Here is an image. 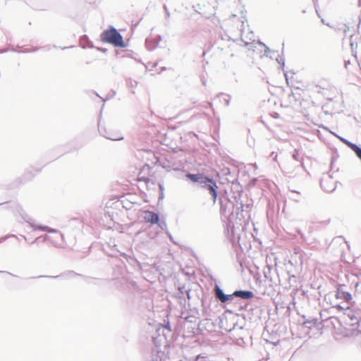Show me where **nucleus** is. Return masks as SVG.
<instances>
[{"instance_id":"nucleus-24","label":"nucleus","mask_w":361,"mask_h":361,"mask_svg":"<svg viewBox=\"0 0 361 361\" xmlns=\"http://www.w3.org/2000/svg\"><path fill=\"white\" fill-rule=\"evenodd\" d=\"M185 290H187V288H185V286H180L178 288V291L179 292L177 293L178 298H181L182 297L184 296V295H185Z\"/></svg>"},{"instance_id":"nucleus-2","label":"nucleus","mask_w":361,"mask_h":361,"mask_svg":"<svg viewBox=\"0 0 361 361\" xmlns=\"http://www.w3.org/2000/svg\"><path fill=\"white\" fill-rule=\"evenodd\" d=\"M219 202L221 213L226 214L228 211L229 215L235 214L237 218H245V215L244 213L247 214L251 207L250 204H243L241 202L239 203L236 200V197H235V205L234 202L226 198L224 200L222 197L219 198Z\"/></svg>"},{"instance_id":"nucleus-44","label":"nucleus","mask_w":361,"mask_h":361,"mask_svg":"<svg viewBox=\"0 0 361 361\" xmlns=\"http://www.w3.org/2000/svg\"><path fill=\"white\" fill-rule=\"evenodd\" d=\"M38 240H39V238H35V240H34L32 243H37Z\"/></svg>"},{"instance_id":"nucleus-54","label":"nucleus","mask_w":361,"mask_h":361,"mask_svg":"<svg viewBox=\"0 0 361 361\" xmlns=\"http://www.w3.org/2000/svg\"><path fill=\"white\" fill-rule=\"evenodd\" d=\"M216 1H217L218 0H216Z\"/></svg>"},{"instance_id":"nucleus-8","label":"nucleus","mask_w":361,"mask_h":361,"mask_svg":"<svg viewBox=\"0 0 361 361\" xmlns=\"http://www.w3.org/2000/svg\"><path fill=\"white\" fill-rule=\"evenodd\" d=\"M344 314H345L349 320V324L353 326H358L360 324V317L359 314L353 312L348 306H346L345 312H344Z\"/></svg>"},{"instance_id":"nucleus-22","label":"nucleus","mask_w":361,"mask_h":361,"mask_svg":"<svg viewBox=\"0 0 361 361\" xmlns=\"http://www.w3.org/2000/svg\"><path fill=\"white\" fill-rule=\"evenodd\" d=\"M156 224H157L158 226L163 231L167 228V224L164 220L159 219V222H157Z\"/></svg>"},{"instance_id":"nucleus-6","label":"nucleus","mask_w":361,"mask_h":361,"mask_svg":"<svg viewBox=\"0 0 361 361\" xmlns=\"http://www.w3.org/2000/svg\"><path fill=\"white\" fill-rule=\"evenodd\" d=\"M320 185L322 190L327 192L334 191L336 188V182L329 175H325L320 179Z\"/></svg>"},{"instance_id":"nucleus-20","label":"nucleus","mask_w":361,"mask_h":361,"mask_svg":"<svg viewBox=\"0 0 361 361\" xmlns=\"http://www.w3.org/2000/svg\"><path fill=\"white\" fill-rule=\"evenodd\" d=\"M23 219L25 220V221H26L27 224H29V225L32 228H33L34 229L35 228L36 224H35L33 219L31 217L26 216L23 217Z\"/></svg>"},{"instance_id":"nucleus-43","label":"nucleus","mask_w":361,"mask_h":361,"mask_svg":"<svg viewBox=\"0 0 361 361\" xmlns=\"http://www.w3.org/2000/svg\"><path fill=\"white\" fill-rule=\"evenodd\" d=\"M284 75H285V78H286V80H288V75H287V73H284Z\"/></svg>"},{"instance_id":"nucleus-50","label":"nucleus","mask_w":361,"mask_h":361,"mask_svg":"<svg viewBox=\"0 0 361 361\" xmlns=\"http://www.w3.org/2000/svg\"><path fill=\"white\" fill-rule=\"evenodd\" d=\"M8 274L12 275V276H14V274H12V273L8 272Z\"/></svg>"},{"instance_id":"nucleus-39","label":"nucleus","mask_w":361,"mask_h":361,"mask_svg":"<svg viewBox=\"0 0 361 361\" xmlns=\"http://www.w3.org/2000/svg\"><path fill=\"white\" fill-rule=\"evenodd\" d=\"M297 156H298V155H297L296 154H293V158L294 159H295V160H298V157H297Z\"/></svg>"},{"instance_id":"nucleus-35","label":"nucleus","mask_w":361,"mask_h":361,"mask_svg":"<svg viewBox=\"0 0 361 361\" xmlns=\"http://www.w3.org/2000/svg\"><path fill=\"white\" fill-rule=\"evenodd\" d=\"M350 61H349V60H348V61H345V68L346 69H348V65H350Z\"/></svg>"},{"instance_id":"nucleus-21","label":"nucleus","mask_w":361,"mask_h":361,"mask_svg":"<svg viewBox=\"0 0 361 361\" xmlns=\"http://www.w3.org/2000/svg\"><path fill=\"white\" fill-rule=\"evenodd\" d=\"M126 84L128 87L134 88L137 86V82L132 80L131 78H128L126 80Z\"/></svg>"},{"instance_id":"nucleus-51","label":"nucleus","mask_w":361,"mask_h":361,"mask_svg":"<svg viewBox=\"0 0 361 361\" xmlns=\"http://www.w3.org/2000/svg\"><path fill=\"white\" fill-rule=\"evenodd\" d=\"M8 274L12 275V276H14V274H12V273L8 272Z\"/></svg>"},{"instance_id":"nucleus-1","label":"nucleus","mask_w":361,"mask_h":361,"mask_svg":"<svg viewBox=\"0 0 361 361\" xmlns=\"http://www.w3.org/2000/svg\"><path fill=\"white\" fill-rule=\"evenodd\" d=\"M185 177L187 180H189L192 183H197L202 188L207 190L214 203L216 202L218 197V186L214 178L202 173H192L189 172L185 174Z\"/></svg>"},{"instance_id":"nucleus-33","label":"nucleus","mask_w":361,"mask_h":361,"mask_svg":"<svg viewBox=\"0 0 361 361\" xmlns=\"http://www.w3.org/2000/svg\"><path fill=\"white\" fill-rule=\"evenodd\" d=\"M312 1H313V2H314V8H315V9H316V12H317V13L319 15V13H318V11H317V6H318V5H317V0H312Z\"/></svg>"},{"instance_id":"nucleus-49","label":"nucleus","mask_w":361,"mask_h":361,"mask_svg":"<svg viewBox=\"0 0 361 361\" xmlns=\"http://www.w3.org/2000/svg\"><path fill=\"white\" fill-rule=\"evenodd\" d=\"M47 238H48V236L47 235H44V240H47Z\"/></svg>"},{"instance_id":"nucleus-31","label":"nucleus","mask_w":361,"mask_h":361,"mask_svg":"<svg viewBox=\"0 0 361 361\" xmlns=\"http://www.w3.org/2000/svg\"><path fill=\"white\" fill-rule=\"evenodd\" d=\"M185 294L186 295L187 298L188 300H190V289L187 288V290H185Z\"/></svg>"},{"instance_id":"nucleus-30","label":"nucleus","mask_w":361,"mask_h":361,"mask_svg":"<svg viewBox=\"0 0 361 361\" xmlns=\"http://www.w3.org/2000/svg\"><path fill=\"white\" fill-rule=\"evenodd\" d=\"M334 135L338 137L343 144H345V142L347 141V139L337 135V134H334Z\"/></svg>"},{"instance_id":"nucleus-7","label":"nucleus","mask_w":361,"mask_h":361,"mask_svg":"<svg viewBox=\"0 0 361 361\" xmlns=\"http://www.w3.org/2000/svg\"><path fill=\"white\" fill-rule=\"evenodd\" d=\"M345 287L346 286L344 284H338L336 286L335 297L336 299H341L347 303H349L352 300V295L345 290Z\"/></svg>"},{"instance_id":"nucleus-25","label":"nucleus","mask_w":361,"mask_h":361,"mask_svg":"<svg viewBox=\"0 0 361 361\" xmlns=\"http://www.w3.org/2000/svg\"><path fill=\"white\" fill-rule=\"evenodd\" d=\"M338 30L342 31L344 34V36H346V34L349 31L350 28L349 26H348L345 24H343Z\"/></svg>"},{"instance_id":"nucleus-26","label":"nucleus","mask_w":361,"mask_h":361,"mask_svg":"<svg viewBox=\"0 0 361 361\" xmlns=\"http://www.w3.org/2000/svg\"><path fill=\"white\" fill-rule=\"evenodd\" d=\"M35 230L38 229V230H41V231H49V227L47 226H43V225H37L36 224V226H35Z\"/></svg>"},{"instance_id":"nucleus-19","label":"nucleus","mask_w":361,"mask_h":361,"mask_svg":"<svg viewBox=\"0 0 361 361\" xmlns=\"http://www.w3.org/2000/svg\"><path fill=\"white\" fill-rule=\"evenodd\" d=\"M81 47L82 48L93 47L92 42L89 39L87 35H84L80 39Z\"/></svg>"},{"instance_id":"nucleus-4","label":"nucleus","mask_w":361,"mask_h":361,"mask_svg":"<svg viewBox=\"0 0 361 361\" xmlns=\"http://www.w3.org/2000/svg\"><path fill=\"white\" fill-rule=\"evenodd\" d=\"M214 293L216 300L221 304H227L235 300V296L233 295L234 292L232 294H226L217 284L214 288Z\"/></svg>"},{"instance_id":"nucleus-11","label":"nucleus","mask_w":361,"mask_h":361,"mask_svg":"<svg viewBox=\"0 0 361 361\" xmlns=\"http://www.w3.org/2000/svg\"><path fill=\"white\" fill-rule=\"evenodd\" d=\"M234 296L236 298L249 300L254 297V293L249 290H236L234 291Z\"/></svg>"},{"instance_id":"nucleus-23","label":"nucleus","mask_w":361,"mask_h":361,"mask_svg":"<svg viewBox=\"0 0 361 361\" xmlns=\"http://www.w3.org/2000/svg\"><path fill=\"white\" fill-rule=\"evenodd\" d=\"M218 96H225L226 97L224 98V104L226 106H228L230 104V96L228 94H225L224 93H220Z\"/></svg>"},{"instance_id":"nucleus-46","label":"nucleus","mask_w":361,"mask_h":361,"mask_svg":"<svg viewBox=\"0 0 361 361\" xmlns=\"http://www.w3.org/2000/svg\"><path fill=\"white\" fill-rule=\"evenodd\" d=\"M189 318H190L189 317H187V320H188V322H192L191 319H189Z\"/></svg>"},{"instance_id":"nucleus-45","label":"nucleus","mask_w":361,"mask_h":361,"mask_svg":"<svg viewBox=\"0 0 361 361\" xmlns=\"http://www.w3.org/2000/svg\"><path fill=\"white\" fill-rule=\"evenodd\" d=\"M163 196H164V193H163V192H161V194L160 195L159 198H163Z\"/></svg>"},{"instance_id":"nucleus-27","label":"nucleus","mask_w":361,"mask_h":361,"mask_svg":"<svg viewBox=\"0 0 361 361\" xmlns=\"http://www.w3.org/2000/svg\"><path fill=\"white\" fill-rule=\"evenodd\" d=\"M276 61L279 64L281 65L282 68L283 69L285 66V59L282 56L279 55L278 58L276 59Z\"/></svg>"},{"instance_id":"nucleus-32","label":"nucleus","mask_w":361,"mask_h":361,"mask_svg":"<svg viewBox=\"0 0 361 361\" xmlns=\"http://www.w3.org/2000/svg\"><path fill=\"white\" fill-rule=\"evenodd\" d=\"M260 44H262V45L264 46V47H265V51H264V54H265V55H267V54L268 52H270V51H271L270 49H269L268 47H267L264 43L260 42Z\"/></svg>"},{"instance_id":"nucleus-47","label":"nucleus","mask_w":361,"mask_h":361,"mask_svg":"<svg viewBox=\"0 0 361 361\" xmlns=\"http://www.w3.org/2000/svg\"><path fill=\"white\" fill-rule=\"evenodd\" d=\"M121 255H123L124 257L126 258L127 255L125 253H121Z\"/></svg>"},{"instance_id":"nucleus-18","label":"nucleus","mask_w":361,"mask_h":361,"mask_svg":"<svg viewBox=\"0 0 361 361\" xmlns=\"http://www.w3.org/2000/svg\"><path fill=\"white\" fill-rule=\"evenodd\" d=\"M82 276L86 280V282L89 284L92 283L96 286H100L101 282L102 281V279L99 278H92L87 276Z\"/></svg>"},{"instance_id":"nucleus-52","label":"nucleus","mask_w":361,"mask_h":361,"mask_svg":"<svg viewBox=\"0 0 361 361\" xmlns=\"http://www.w3.org/2000/svg\"><path fill=\"white\" fill-rule=\"evenodd\" d=\"M8 274L12 275V276H14V274H12V273L8 272Z\"/></svg>"},{"instance_id":"nucleus-53","label":"nucleus","mask_w":361,"mask_h":361,"mask_svg":"<svg viewBox=\"0 0 361 361\" xmlns=\"http://www.w3.org/2000/svg\"><path fill=\"white\" fill-rule=\"evenodd\" d=\"M160 189L162 190H163V187L161 185H160Z\"/></svg>"},{"instance_id":"nucleus-36","label":"nucleus","mask_w":361,"mask_h":361,"mask_svg":"<svg viewBox=\"0 0 361 361\" xmlns=\"http://www.w3.org/2000/svg\"><path fill=\"white\" fill-rule=\"evenodd\" d=\"M47 232L51 233H56L57 231L56 229H54V228H52L49 227V231H48Z\"/></svg>"},{"instance_id":"nucleus-40","label":"nucleus","mask_w":361,"mask_h":361,"mask_svg":"<svg viewBox=\"0 0 361 361\" xmlns=\"http://www.w3.org/2000/svg\"><path fill=\"white\" fill-rule=\"evenodd\" d=\"M360 285V283L359 282H357L356 284H355V289L357 290V287L359 286Z\"/></svg>"},{"instance_id":"nucleus-29","label":"nucleus","mask_w":361,"mask_h":361,"mask_svg":"<svg viewBox=\"0 0 361 361\" xmlns=\"http://www.w3.org/2000/svg\"><path fill=\"white\" fill-rule=\"evenodd\" d=\"M164 9L165 11V13H166V20H168L170 17V12L166 6V5H164Z\"/></svg>"},{"instance_id":"nucleus-16","label":"nucleus","mask_w":361,"mask_h":361,"mask_svg":"<svg viewBox=\"0 0 361 361\" xmlns=\"http://www.w3.org/2000/svg\"><path fill=\"white\" fill-rule=\"evenodd\" d=\"M158 37L159 40H161V36L159 35ZM159 42V41L154 42L153 40L147 38L145 40V46L149 51H152L157 47Z\"/></svg>"},{"instance_id":"nucleus-5","label":"nucleus","mask_w":361,"mask_h":361,"mask_svg":"<svg viewBox=\"0 0 361 361\" xmlns=\"http://www.w3.org/2000/svg\"><path fill=\"white\" fill-rule=\"evenodd\" d=\"M263 272L265 279L269 280L271 283L277 284V283L280 281L277 270L272 266L267 265Z\"/></svg>"},{"instance_id":"nucleus-48","label":"nucleus","mask_w":361,"mask_h":361,"mask_svg":"<svg viewBox=\"0 0 361 361\" xmlns=\"http://www.w3.org/2000/svg\"><path fill=\"white\" fill-rule=\"evenodd\" d=\"M358 5H359V6H361V0H359Z\"/></svg>"},{"instance_id":"nucleus-42","label":"nucleus","mask_w":361,"mask_h":361,"mask_svg":"<svg viewBox=\"0 0 361 361\" xmlns=\"http://www.w3.org/2000/svg\"><path fill=\"white\" fill-rule=\"evenodd\" d=\"M39 47H36L33 50H32V51H36L39 49Z\"/></svg>"},{"instance_id":"nucleus-14","label":"nucleus","mask_w":361,"mask_h":361,"mask_svg":"<svg viewBox=\"0 0 361 361\" xmlns=\"http://www.w3.org/2000/svg\"><path fill=\"white\" fill-rule=\"evenodd\" d=\"M345 145L351 149L361 161V147L349 141L348 140L345 142Z\"/></svg>"},{"instance_id":"nucleus-10","label":"nucleus","mask_w":361,"mask_h":361,"mask_svg":"<svg viewBox=\"0 0 361 361\" xmlns=\"http://www.w3.org/2000/svg\"><path fill=\"white\" fill-rule=\"evenodd\" d=\"M76 276H82V275L79 274L73 271H68L66 272H64V273L61 274L57 276H36V278L49 277V278H54V279L63 278V279H68L75 277ZM32 279H35V277H32Z\"/></svg>"},{"instance_id":"nucleus-12","label":"nucleus","mask_w":361,"mask_h":361,"mask_svg":"<svg viewBox=\"0 0 361 361\" xmlns=\"http://www.w3.org/2000/svg\"><path fill=\"white\" fill-rule=\"evenodd\" d=\"M287 197L289 200L295 202H299L304 198L303 195L300 191L290 189H289V191L287 193Z\"/></svg>"},{"instance_id":"nucleus-13","label":"nucleus","mask_w":361,"mask_h":361,"mask_svg":"<svg viewBox=\"0 0 361 361\" xmlns=\"http://www.w3.org/2000/svg\"><path fill=\"white\" fill-rule=\"evenodd\" d=\"M302 326L311 329L312 327L316 326L317 324L318 319L315 317H309L306 318L305 316L303 317Z\"/></svg>"},{"instance_id":"nucleus-41","label":"nucleus","mask_w":361,"mask_h":361,"mask_svg":"<svg viewBox=\"0 0 361 361\" xmlns=\"http://www.w3.org/2000/svg\"><path fill=\"white\" fill-rule=\"evenodd\" d=\"M168 235L169 236L170 239L172 240V235L167 231L166 232Z\"/></svg>"},{"instance_id":"nucleus-17","label":"nucleus","mask_w":361,"mask_h":361,"mask_svg":"<svg viewBox=\"0 0 361 361\" xmlns=\"http://www.w3.org/2000/svg\"><path fill=\"white\" fill-rule=\"evenodd\" d=\"M100 133L106 138L111 140H121L123 139V137H119L116 136L115 135H112L109 133H108L106 130H104V132L102 131V130H99Z\"/></svg>"},{"instance_id":"nucleus-34","label":"nucleus","mask_w":361,"mask_h":361,"mask_svg":"<svg viewBox=\"0 0 361 361\" xmlns=\"http://www.w3.org/2000/svg\"><path fill=\"white\" fill-rule=\"evenodd\" d=\"M233 41H234V42H235V40H233ZM237 41L243 42L245 43V47H246V46H247V45L249 44V43H248V42H244V40H243V39L242 37H241V38H240L239 39H236V42H237Z\"/></svg>"},{"instance_id":"nucleus-3","label":"nucleus","mask_w":361,"mask_h":361,"mask_svg":"<svg viewBox=\"0 0 361 361\" xmlns=\"http://www.w3.org/2000/svg\"><path fill=\"white\" fill-rule=\"evenodd\" d=\"M100 38L103 42L111 44L115 47H126L123 36L114 26L111 25L108 29L104 30Z\"/></svg>"},{"instance_id":"nucleus-37","label":"nucleus","mask_w":361,"mask_h":361,"mask_svg":"<svg viewBox=\"0 0 361 361\" xmlns=\"http://www.w3.org/2000/svg\"><path fill=\"white\" fill-rule=\"evenodd\" d=\"M8 237L0 238V243H3L4 240L7 239Z\"/></svg>"},{"instance_id":"nucleus-28","label":"nucleus","mask_w":361,"mask_h":361,"mask_svg":"<svg viewBox=\"0 0 361 361\" xmlns=\"http://www.w3.org/2000/svg\"><path fill=\"white\" fill-rule=\"evenodd\" d=\"M332 306L336 308L339 311H345V312L346 307H345L342 306L341 304H335V305H332Z\"/></svg>"},{"instance_id":"nucleus-15","label":"nucleus","mask_w":361,"mask_h":361,"mask_svg":"<svg viewBox=\"0 0 361 361\" xmlns=\"http://www.w3.org/2000/svg\"><path fill=\"white\" fill-rule=\"evenodd\" d=\"M345 145L351 149L361 161V147L349 141L348 140L345 142Z\"/></svg>"},{"instance_id":"nucleus-38","label":"nucleus","mask_w":361,"mask_h":361,"mask_svg":"<svg viewBox=\"0 0 361 361\" xmlns=\"http://www.w3.org/2000/svg\"><path fill=\"white\" fill-rule=\"evenodd\" d=\"M222 39H226L228 40H231V37L228 35H227L225 36V37H222Z\"/></svg>"},{"instance_id":"nucleus-9","label":"nucleus","mask_w":361,"mask_h":361,"mask_svg":"<svg viewBox=\"0 0 361 361\" xmlns=\"http://www.w3.org/2000/svg\"><path fill=\"white\" fill-rule=\"evenodd\" d=\"M143 219L147 223H150L151 224H155L159 222V215L158 213L151 211V210H145L143 212Z\"/></svg>"}]
</instances>
